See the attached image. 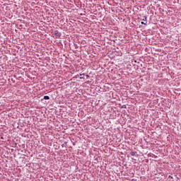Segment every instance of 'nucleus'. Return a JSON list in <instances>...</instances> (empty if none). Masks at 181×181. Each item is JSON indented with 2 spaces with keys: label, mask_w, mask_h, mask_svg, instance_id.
Here are the masks:
<instances>
[{
  "label": "nucleus",
  "mask_w": 181,
  "mask_h": 181,
  "mask_svg": "<svg viewBox=\"0 0 181 181\" xmlns=\"http://www.w3.org/2000/svg\"><path fill=\"white\" fill-rule=\"evenodd\" d=\"M86 77H87V78H88V77H89V76H88V75H86Z\"/></svg>",
  "instance_id": "nucleus-8"
},
{
  "label": "nucleus",
  "mask_w": 181,
  "mask_h": 181,
  "mask_svg": "<svg viewBox=\"0 0 181 181\" xmlns=\"http://www.w3.org/2000/svg\"><path fill=\"white\" fill-rule=\"evenodd\" d=\"M85 74H81L80 76H84Z\"/></svg>",
  "instance_id": "nucleus-7"
},
{
  "label": "nucleus",
  "mask_w": 181,
  "mask_h": 181,
  "mask_svg": "<svg viewBox=\"0 0 181 181\" xmlns=\"http://www.w3.org/2000/svg\"><path fill=\"white\" fill-rule=\"evenodd\" d=\"M83 79H84V77L83 76L80 77V80H83Z\"/></svg>",
  "instance_id": "nucleus-6"
},
{
  "label": "nucleus",
  "mask_w": 181,
  "mask_h": 181,
  "mask_svg": "<svg viewBox=\"0 0 181 181\" xmlns=\"http://www.w3.org/2000/svg\"><path fill=\"white\" fill-rule=\"evenodd\" d=\"M44 100H50V97L45 95L44 96Z\"/></svg>",
  "instance_id": "nucleus-1"
},
{
  "label": "nucleus",
  "mask_w": 181,
  "mask_h": 181,
  "mask_svg": "<svg viewBox=\"0 0 181 181\" xmlns=\"http://www.w3.org/2000/svg\"><path fill=\"white\" fill-rule=\"evenodd\" d=\"M141 25H146V23H148V22H146V23H145V22H144V21H141Z\"/></svg>",
  "instance_id": "nucleus-4"
},
{
  "label": "nucleus",
  "mask_w": 181,
  "mask_h": 181,
  "mask_svg": "<svg viewBox=\"0 0 181 181\" xmlns=\"http://www.w3.org/2000/svg\"><path fill=\"white\" fill-rule=\"evenodd\" d=\"M131 155H132V156H135V152H132Z\"/></svg>",
  "instance_id": "nucleus-5"
},
{
  "label": "nucleus",
  "mask_w": 181,
  "mask_h": 181,
  "mask_svg": "<svg viewBox=\"0 0 181 181\" xmlns=\"http://www.w3.org/2000/svg\"><path fill=\"white\" fill-rule=\"evenodd\" d=\"M168 177H169V179H170L169 181H175V180H173V177L169 175Z\"/></svg>",
  "instance_id": "nucleus-2"
},
{
  "label": "nucleus",
  "mask_w": 181,
  "mask_h": 181,
  "mask_svg": "<svg viewBox=\"0 0 181 181\" xmlns=\"http://www.w3.org/2000/svg\"><path fill=\"white\" fill-rule=\"evenodd\" d=\"M146 19H147L146 16H144L142 18V21H144V22H147Z\"/></svg>",
  "instance_id": "nucleus-3"
}]
</instances>
